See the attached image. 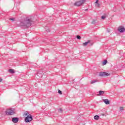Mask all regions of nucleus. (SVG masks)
<instances>
[{
    "label": "nucleus",
    "mask_w": 125,
    "mask_h": 125,
    "mask_svg": "<svg viewBox=\"0 0 125 125\" xmlns=\"http://www.w3.org/2000/svg\"><path fill=\"white\" fill-rule=\"evenodd\" d=\"M96 23V20H93L91 22V24H95Z\"/></svg>",
    "instance_id": "dca6fc26"
},
{
    "label": "nucleus",
    "mask_w": 125,
    "mask_h": 125,
    "mask_svg": "<svg viewBox=\"0 0 125 125\" xmlns=\"http://www.w3.org/2000/svg\"><path fill=\"white\" fill-rule=\"evenodd\" d=\"M77 39H78V40H81L82 39V37H81L80 36L78 35L77 36Z\"/></svg>",
    "instance_id": "f3484780"
},
{
    "label": "nucleus",
    "mask_w": 125,
    "mask_h": 125,
    "mask_svg": "<svg viewBox=\"0 0 125 125\" xmlns=\"http://www.w3.org/2000/svg\"><path fill=\"white\" fill-rule=\"evenodd\" d=\"M104 102L105 103V104H106V105H108L109 104H110V102L109 101V100H108V99H105L104 100Z\"/></svg>",
    "instance_id": "1a4fd4ad"
},
{
    "label": "nucleus",
    "mask_w": 125,
    "mask_h": 125,
    "mask_svg": "<svg viewBox=\"0 0 125 125\" xmlns=\"http://www.w3.org/2000/svg\"><path fill=\"white\" fill-rule=\"evenodd\" d=\"M26 116H27L24 119L25 123H30V122H32V121H33V116H32L31 114H29L28 111H26L23 114V117H26Z\"/></svg>",
    "instance_id": "f03ea898"
},
{
    "label": "nucleus",
    "mask_w": 125,
    "mask_h": 125,
    "mask_svg": "<svg viewBox=\"0 0 125 125\" xmlns=\"http://www.w3.org/2000/svg\"><path fill=\"white\" fill-rule=\"evenodd\" d=\"M103 116H104V114H103Z\"/></svg>",
    "instance_id": "a878e982"
},
{
    "label": "nucleus",
    "mask_w": 125,
    "mask_h": 125,
    "mask_svg": "<svg viewBox=\"0 0 125 125\" xmlns=\"http://www.w3.org/2000/svg\"><path fill=\"white\" fill-rule=\"evenodd\" d=\"M14 110H13V109H12V108L7 109V110L5 111L6 115H7L8 116H11L12 115H14Z\"/></svg>",
    "instance_id": "7ed1b4c3"
},
{
    "label": "nucleus",
    "mask_w": 125,
    "mask_h": 125,
    "mask_svg": "<svg viewBox=\"0 0 125 125\" xmlns=\"http://www.w3.org/2000/svg\"><path fill=\"white\" fill-rule=\"evenodd\" d=\"M33 22L32 19L26 18L23 21H21L19 26L20 27H26V28H29L33 24Z\"/></svg>",
    "instance_id": "f257e3e1"
},
{
    "label": "nucleus",
    "mask_w": 125,
    "mask_h": 125,
    "mask_svg": "<svg viewBox=\"0 0 125 125\" xmlns=\"http://www.w3.org/2000/svg\"><path fill=\"white\" fill-rule=\"evenodd\" d=\"M85 10H87V9H86Z\"/></svg>",
    "instance_id": "bb28decb"
},
{
    "label": "nucleus",
    "mask_w": 125,
    "mask_h": 125,
    "mask_svg": "<svg viewBox=\"0 0 125 125\" xmlns=\"http://www.w3.org/2000/svg\"><path fill=\"white\" fill-rule=\"evenodd\" d=\"M97 80H93L90 83L91 84H93V83H97Z\"/></svg>",
    "instance_id": "4468645a"
},
{
    "label": "nucleus",
    "mask_w": 125,
    "mask_h": 125,
    "mask_svg": "<svg viewBox=\"0 0 125 125\" xmlns=\"http://www.w3.org/2000/svg\"><path fill=\"white\" fill-rule=\"evenodd\" d=\"M118 31L120 32V33H124L125 28L123 26H119L118 28Z\"/></svg>",
    "instance_id": "423d86ee"
},
{
    "label": "nucleus",
    "mask_w": 125,
    "mask_h": 125,
    "mask_svg": "<svg viewBox=\"0 0 125 125\" xmlns=\"http://www.w3.org/2000/svg\"><path fill=\"white\" fill-rule=\"evenodd\" d=\"M37 76L39 77V78H42V76H43V72L42 71H39L37 73Z\"/></svg>",
    "instance_id": "6e6552de"
},
{
    "label": "nucleus",
    "mask_w": 125,
    "mask_h": 125,
    "mask_svg": "<svg viewBox=\"0 0 125 125\" xmlns=\"http://www.w3.org/2000/svg\"><path fill=\"white\" fill-rule=\"evenodd\" d=\"M85 0H80L74 3V5H76V6H81L82 4L84 3Z\"/></svg>",
    "instance_id": "20e7f679"
},
{
    "label": "nucleus",
    "mask_w": 125,
    "mask_h": 125,
    "mask_svg": "<svg viewBox=\"0 0 125 125\" xmlns=\"http://www.w3.org/2000/svg\"><path fill=\"white\" fill-rule=\"evenodd\" d=\"M58 93L59 94H62V91H61V90H58Z\"/></svg>",
    "instance_id": "a211bd4d"
},
{
    "label": "nucleus",
    "mask_w": 125,
    "mask_h": 125,
    "mask_svg": "<svg viewBox=\"0 0 125 125\" xmlns=\"http://www.w3.org/2000/svg\"><path fill=\"white\" fill-rule=\"evenodd\" d=\"M94 118L95 119V120H96L97 121L98 120H99V116L96 115L94 117Z\"/></svg>",
    "instance_id": "ddd939ff"
},
{
    "label": "nucleus",
    "mask_w": 125,
    "mask_h": 125,
    "mask_svg": "<svg viewBox=\"0 0 125 125\" xmlns=\"http://www.w3.org/2000/svg\"><path fill=\"white\" fill-rule=\"evenodd\" d=\"M59 111L61 112V113H62V109L61 108L59 109Z\"/></svg>",
    "instance_id": "412c9836"
},
{
    "label": "nucleus",
    "mask_w": 125,
    "mask_h": 125,
    "mask_svg": "<svg viewBox=\"0 0 125 125\" xmlns=\"http://www.w3.org/2000/svg\"><path fill=\"white\" fill-rule=\"evenodd\" d=\"M1 82H2V79L0 78V83H1Z\"/></svg>",
    "instance_id": "393cba45"
},
{
    "label": "nucleus",
    "mask_w": 125,
    "mask_h": 125,
    "mask_svg": "<svg viewBox=\"0 0 125 125\" xmlns=\"http://www.w3.org/2000/svg\"><path fill=\"white\" fill-rule=\"evenodd\" d=\"M19 121V118L18 117H13L12 119V122H13V123H14V124H17Z\"/></svg>",
    "instance_id": "0eeeda50"
},
{
    "label": "nucleus",
    "mask_w": 125,
    "mask_h": 125,
    "mask_svg": "<svg viewBox=\"0 0 125 125\" xmlns=\"http://www.w3.org/2000/svg\"><path fill=\"white\" fill-rule=\"evenodd\" d=\"M10 20L12 21H14V19L11 18V19H10Z\"/></svg>",
    "instance_id": "5701e85b"
},
{
    "label": "nucleus",
    "mask_w": 125,
    "mask_h": 125,
    "mask_svg": "<svg viewBox=\"0 0 125 125\" xmlns=\"http://www.w3.org/2000/svg\"><path fill=\"white\" fill-rule=\"evenodd\" d=\"M9 72H10L11 74H14V73H15L14 69H9Z\"/></svg>",
    "instance_id": "f8f14e48"
},
{
    "label": "nucleus",
    "mask_w": 125,
    "mask_h": 125,
    "mask_svg": "<svg viewBox=\"0 0 125 125\" xmlns=\"http://www.w3.org/2000/svg\"><path fill=\"white\" fill-rule=\"evenodd\" d=\"M107 62H108V61H107L106 60H104L103 63V65H106V64H107Z\"/></svg>",
    "instance_id": "2eb2a0df"
},
{
    "label": "nucleus",
    "mask_w": 125,
    "mask_h": 125,
    "mask_svg": "<svg viewBox=\"0 0 125 125\" xmlns=\"http://www.w3.org/2000/svg\"><path fill=\"white\" fill-rule=\"evenodd\" d=\"M105 93V92L103 91H99V94L98 95L100 96V95H103V94Z\"/></svg>",
    "instance_id": "9d476101"
},
{
    "label": "nucleus",
    "mask_w": 125,
    "mask_h": 125,
    "mask_svg": "<svg viewBox=\"0 0 125 125\" xmlns=\"http://www.w3.org/2000/svg\"><path fill=\"white\" fill-rule=\"evenodd\" d=\"M89 42H90V41L85 42L83 43V45H84V46H86V45H87V44L89 43Z\"/></svg>",
    "instance_id": "9b49d317"
},
{
    "label": "nucleus",
    "mask_w": 125,
    "mask_h": 125,
    "mask_svg": "<svg viewBox=\"0 0 125 125\" xmlns=\"http://www.w3.org/2000/svg\"><path fill=\"white\" fill-rule=\"evenodd\" d=\"M98 1H99V0H96L95 1V3H96L97 4L98 3Z\"/></svg>",
    "instance_id": "4be33fe9"
},
{
    "label": "nucleus",
    "mask_w": 125,
    "mask_h": 125,
    "mask_svg": "<svg viewBox=\"0 0 125 125\" xmlns=\"http://www.w3.org/2000/svg\"><path fill=\"white\" fill-rule=\"evenodd\" d=\"M124 110V107H120V111H123Z\"/></svg>",
    "instance_id": "6ab92c4d"
},
{
    "label": "nucleus",
    "mask_w": 125,
    "mask_h": 125,
    "mask_svg": "<svg viewBox=\"0 0 125 125\" xmlns=\"http://www.w3.org/2000/svg\"><path fill=\"white\" fill-rule=\"evenodd\" d=\"M105 18H106V17H105L104 16H102V19H105Z\"/></svg>",
    "instance_id": "aec40b11"
},
{
    "label": "nucleus",
    "mask_w": 125,
    "mask_h": 125,
    "mask_svg": "<svg viewBox=\"0 0 125 125\" xmlns=\"http://www.w3.org/2000/svg\"><path fill=\"white\" fill-rule=\"evenodd\" d=\"M97 4V6H98V7L100 6V3H98Z\"/></svg>",
    "instance_id": "b1692460"
},
{
    "label": "nucleus",
    "mask_w": 125,
    "mask_h": 125,
    "mask_svg": "<svg viewBox=\"0 0 125 125\" xmlns=\"http://www.w3.org/2000/svg\"><path fill=\"white\" fill-rule=\"evenodd\" d=\"M110 74L105 72H101L99 73L100 77H108Z\"/></svg>",
    "instance_id": "39448f33"
}]
</instances>
